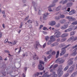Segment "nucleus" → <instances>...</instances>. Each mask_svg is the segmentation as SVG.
Returning <instances> with one entry per match:
<instances>
[{
    "mask_svg": "<svg viewBox=\"0 0 77 77\" xmlns=\"http://www.w3.org/2000/svg\"><path fill=\"white\" fill-rule=\"evenodd\" d=\"M27 22L29 23H32V21L31 20H29L27 21Z\"/></svg>",
    "mask_w": 77,
    "mask_h": 77,
    "instance_id": "37998d69",
    "label": "nucleus"
},
{
    "mask_svg": "<svg viewBox=\"0 0 77 77\" xmlns=\"http://www.w3.org/2000/svg\"><path fill=\"white\" fill-rule=\"evenodd\" d=\"M40 63H41L42 64H44V62L41 60L39 61V62Z\"/></svg>",
    "mask_w": 77,
    "mask_h": 77,
    "instance_id": "de8ad7c7",
    "label": "nucleus"
},
{
    "mask_svg": "<svg viewBox=\"0 0 77 77\" xmlns=\"http://www.w3.org/2000/svg\"><path fill=\"white\" fill-rule=\"evenodd\" d=\"M68 36V33H65L62 35L61 37L62 38H65V37H66Z\"/></svg>",
    "mask_w": 77,
    "mask_h": 77,
    "instance_id": "2eb2a0df",
    "label": "nucleus"
},
{
    "mask_svg": "<svg viewBox=\"0 0 77 77\" xmlns=\"http://www.w3.org/2000/svg\"><path fill=\"white\" fill-rule=\"evenodd\" d=\"M73 30V28H69V29H68V30H69V32H71V31H72V30Z\"/></svg>",
    "mask_w": 77,
    "mask_h": 77,
    "instance_id": "c9c22d12",
    "label": "nucleus"
},
{
    "mask_svg": "<svg viewBox=\"0 0 77 77\" xmlns=\"http://www.w3.org/2000/svg\"><path fill=\"white\" fill-rule=\"evenodd\" d=\"M76 20V19L75 18H73L72 17V20L71 21H74Z\"/></svg>",
    "mask_w": 77,
    "mask_h": 77,
    "instance_id": "ea45409f",
    "label": "nucleus"
},
{
    "mask_svg": "<svg viewBox=\"0 0 77 77\" xmlns=\"http://www.w3.org/2000/svg\"><path fill=\"white\" fill-rule=\"evenodd\" d=\"M74 26H75L73 24L70 26V28H72V29H73V28L74 27Z\"/></svg>",
    "mask_w": 77,
    "mask_h": 77,
    "instance_id": "49530a36",
    "label": "nucleus"
},
{
    "mask_svg": "<svg viewBox=\"0 0 77 77\" xmlns=\"http://www.w3.org/2000/svg\"><path fill=\"white\" fill-rule=\"evenodd\" d=\"M67 63H68V65H69L71 66V65L72 63H73V61H71L69 62H68L67 61Z\"/></svg>",
    "mask_w": 77,
    "mask_h": 77,
    "instance_id": "4be33fe9",
    "label": "nucleus"
},
{
    "mask_svg": "<svg viewBox=\"0 0 77 77\" xmlns=\"http://www.w3.org/2000/svg\"><path fill=\"white\" fill-rule=\"evenodd\" d=\"M70 11V8H68V9L67 10V11H68V12H69Z\"/></svg>",
    "mask_w": 77,
    "mask_h": 77,
    "instance_id": "0e129e2a",
    "label": "nucleus"
},
{
    "mask_svg": "<svg viewBox=\"0 0 77 77\" xmlns=\"http://www.w3.org/2000/svg\"><path fill=\"white\" fill-rule=\"evenodd\" d=\"M59 51H57V53L56 55V58H58V57H59Z\"/></svg>",
    "mask_w": 77,
    "mask_h": 77,
    "instance_id": "bb28decb",
    "label": "nucleus"
},
{
    "mask_svg": "<svg viewBox=\"0 0 77 77\" xmlns=\"http://www.w3.org/2000/svg\"><path fill=\"white\" fill-rule=\"evenodd\" d=\"M69 32V31L68 30V29H66L64 31V32Z\"/></svg>",
    "mask_w": 77,
    "mask_h": 77,
    "instance_id": "13d9d810",
    "label": "nucleus"
},
{
    "mask_svg": "<svg viewBox=\"0 0 77 77\" xmlns=\"http://www.w3.org/2000/svg\"><path fill=\"white\" fill-rule=\"evenodd\" d=\"M76 47H77V44L75 46H73L72 47V49H74V48H76Z\"/></svg>",
    "mask_w": 77,
    "mask_h": 77,
    "instance_id": "09e8293b",
    "label": "nucleus"
},
{
    "mask_svg": "<svg viewBox=\"0 0 77 77\" xmlns=\"http://www.w3.org/2000/svg\"><path fill=\"white\" fill-rule=\"evenodd\" d=\"M33 58L34 60H36V59H38L39 58L38 57L36 56L35 54V55L33 56Z\"/></svg>",
    "mask_w": 77,
    "mask_h": 77,
    "instance_id": "6ab92c4d",
    "label": "nucleus"
},
{
    "mask_svg": "<svg viewBox=\"0 0 77 77\" xmlns=\"http://www.w3.org/2000/svg\"><path fill=\"white\" fill-rule=\"evenodd\" d=\"M43 33L45 35H46V34H47V32H46L43 31Z\"/></svg>",
    "mask_w": 77,
    "mask_h": 77,
    "instance_id": "052dcab7",
    "label": "nucleus"
},
{
    "mask_svg": "<svg viewBox=\"0 0 77 77\" xmlns=\"http://www.w3.org/2000/svg\"><path fill=\"white\" fill-rule=\"evenodd\" d=\"M8 39H6L4 41V42L5 43H6V42H8Z\"/></svg>",
    "mask_w": 77,
    "mask_h": 77,
    "instance_id": "864d4df0",
    "label": "nucleus"
},
{
    "mask_svg": "<svg viewBox=\"0 0 77 77\" xmlns=\"http://www.w3.org/2000/svg\"><path fill=\"white\" fill-rule=\"evenodd\" d=\"M22 55L23 57H25V56H27V52H26L25 53H24L22 54Z\"/></svg>",
    "mask_w": 77,
    "mask_h": 77,
    "instance_id": "7c9ffc66",
    "label": "nucleus"
},
{
    "mask_svg": "<svg viewBox=\"0 0 77 77\" xmlns=\"http://www.w3.org/2000/svg\"><path fill=\"white\" fill-rule=\"evenodd\" d=\"M60 18H61L62 19H63V18H65V15H64V14H60Z\"/></svg>",
    "mask_w": 77,
    "mask_h": 77,
    "instance_id": "aec40b11",
    "label": "nucleus"
},
{
    "mask_svg": "<svg viewBox=\"0 0 77 77\" xmlns=\"http://www.w3.org/2000/svg\"><path fill=\"white\" fill-rule=\"evenodd\" d=\"M69 75V73H67L65 74L64 75V77H67Z\"/></svg>",
    "mask_w": 77,
    "mask_h": 77,
    "instance_id": "e433bc0d",
    "label": "nucleus"
},
{
    "mask_svg": "<svg viewBox=\"0 0 77 77\" xmlns=\"http://www.w3.org/2000/svg\"><path fill=\"white\" fill-rule=\"evenodd\" d=\"M66 40V38H64L63 39H62L61 40V42H64V41H65Z\"/></svg>",
    "mask_w": 77,
    "mask_h": 77,
    "instance_id": "c03bdc74",
    "label": "nucleus"
},
{
    "mask_svg": "<svg viewBox=\"0 0 77 77\" xmlns=\"http://www.w3.org/2000/svg\"><path fill=\"white\" fill-rule=\"evenodd\" d=\"M44 60L46 62H47V58L46 57H45Z\"/></svg>",
    "mask_w": 77,
    "mask_h": 77,
    "instance_id": "4d7b16f0",
    "label": "nucleus"
},
{
    "mask_svg": "<svg viewBox=\"0 0 77 77\" xmlns=\"http://www.w3.org/2000/svg\"><path fill=\"white\" fill-rule=\"evenodd\" d=\"M40 45V44H39V42L38 41H36L35 45H34V48L37 50L38 48V46Z\"/></svg>",
    "mask_w": 77,
    "mask_h": 77,
    "instance_id": "6e6552de",
    "label": "nucleus"
},
{
    "mask_svg": "<svg viewBox=\"0 0 77 77\" xmlns=\"http://www.w3.org/2000/svg\"><path fill=\"white\" fill-rule=\"evenodd\" d=\"M35 25L36 26H38V23L37 22H36V23H35Z\"/></svg>",
    "mask_w": 77,
    "mask_h": 77,
    "instance_id": "6e6d98bb",
    "label": "nucleus"
},
{
    "mask_svg": "<svg viewBox=\"0 0 77 77\" xmlns=\"http://www.w3.org/2000/svg\"><path fill=\"white\" fill-rule=\"evenodd\" d=\"M51 54L52 55H55L56 54V51H53L51 53Z\"/></svg>",
    "mask_w": 77,
    "mask_h": 77,
    "instance_id": "58836bf2",
    "label": "nucleus"
},
{
    "mask_svg": "<svg viewBox=\"0 0 77 77\" xmlns=\"http://www.w3.org/2000/svg\"><path fill=\"white\" fill-rule=\"evenodd\" d=\"M77 74V72H74L71 75L70 77H74Z\"/></svg>",
    "mask_w": 77,
    "mask_h": 77,
    "instance_id": "f3484780",
    "label": "nucleus"
},
{
    "mask_svg": "<svg viewBox=\"0 0 77 77\" xmlns=\"http://www.w3.org/2000/svg\"><path fill=\"white\" fill-rule=\"evenodd\" d=\"M59 45V43L58 42H56L52 43L51 45V47H55L56 46H57Z\"/></svg>",
    "mask_w": 77,
    "mask_h": 77,
    "instance_id": "1a4fd4ad",
    "label": "nucleus"
},
{
    "mask_svg": "<svg viewBox=\"0 0 77 77\" xmlns=\"http://www.w3.org/2000/svg\"><path fill=\"white\" fill-rule=\"evenodd\" d=\"M45 38L46 41H48V40H49V37L48 36H46Z\"/></svg>",
    "mask_w": 77,
    "mask_h": 77,
    "instance_id": "473e14b6",
    "label": "nucleus"
},
{
    "mask_svg": "<svg viewBox=\"0 0 77 77\" xmlns=\"http://www.w3.org/2000/svg\"><path fill=\"white\" fill-rule=\"evenodd\" d=\"M74 69V66H71L67 70V73H72L73 72V70Z\"/></svg>",
    "mask_w": 77,
    "mask_h": 77,
    "instance_id": "20e7f679",
    "label": "nucleus"
},
{
    "mask_svg": "<svg viewBox=\"0 0 77 77\" xmlns=\"http://www.w3.org/2000/svg\"><path fill=\"white\" fill-rule=\"evenodd\" d=\"M48 14L47 13H45L43 15V19L44 20H45L47 19V17L48 16Z\"/></svg>",
    "mask_w": 77,
    "mask_h": 77,
    "instance_id": "9b49d317",
    "label": "nucleus"
},
{
    "mask_svg": "<svg viewBox=\"0 0 77 77\" xmlns=\"http://www.w3.org/2000/svg\"><path fill=\"white\" fill-rule=\"evenodd\" d=\"M69 15H73V14H73L72 11H71L69 12Z\"/></svg>",
    "mask_w": 77,
    "mask_h": 77,
    "instance_id": "79ce46f5",
    "label": "nucleus"
},
{
    "mask_svg": "<svg viewBox=\"0 0 77 77\" xmlns=\"http://www.w3.org/2000/svg\"><path fill=\"white\" fill-rule=\"evenodd\" d=\"M42 77H46V74H44Z\"/></svg>",
    "mask_w": 77,
    "mask_h": 77,
    "instance_id": "774afa93",
    "label": "nucleus"
},
{
    "mask_svg": "<svg viewBox=\"0 0 77 77\" xmlns=\"http://www.w3.org/2000/svg\"><path fill=\"white\" fill-rule=\"evenodd\" d=\"M68 5H69V6H71L72 5V3H69L68 4Z\"/></svg>",
    "mask_w": 77,
    "mask_h": 77,
    "instance_id": "bf43d9fd",
    "label": "nucleus"
},
{
    "mask_svg": "<svg viewBox=\"0 0 77 77\" xmlns=\"http://www.w3.org/2000/svg\"><path fill=\"white\" fill-rule=\"evenodd\" d=\"M69 68V66H67L66 67H65V68L63 69L64 71H66Z\"/></svg>",
    "mask_w": 77,
    "mask_h": 77,
    "instance_id": "2f4dec72",
    "label": "nucleus"
},
{
    "mask_svg": "<svg viewBox=\"0 0 77 77\" xmlns=\"http://www.w3.org/2000/svg\"><path fill=\"white\" fill-rule=\"evenodd\" d=\"M54 6H55V4H52L50 5L48 7V11H49V12H52L53 11V10H52L51 8H52V7H53Z\"/></svg>",
    "mask_w": 77,
    "mask_h": 77,
    "instance_id": "0eeeda50",
    "label": "nucleus"
},
{
    "mask_svg": "<svg viewBox=\"0 0 77 77\" xmlns=\"http://www.w3.org/2000/svg\"><path fill=\"white\" fill-rule=\"evenodd\" d=\"M61 9V6H58L56 9V11L57 12V11H59Z\"/></svg>",
    "mask_w": 77,
    "mask_h": 77,
    "instance_id": "5701e85b",
    "label": "nucleus"
},
{
    "mask_svg": "<svg viewBox=\"0 0 77 77\" xmlns=\"http://www.w3.org/2000/svg\"><path fill=\"white\" fill-rule=\"evenodd\" d=\"M55 70H56L55 69H53V68L52 69H51L50 70V72H51L52 73V74L56 73V72H55Z\"/></svg>",
    "mask_w": 77,
    "mask_h": 77,
    "instance_id": "a211bd4d",
    "label": "nucleus"
},
{
    "mask_svg": "<svg viewBox=\"0 0 77 77\" xmlns=\"http://www.w3.org/2000/svg\"><path fill=\"white\" fill-rule=\"evenodd\" d=\"M68 27V25H66L65 24L63 26H61L60 28L62 30H65Z\"/></svg>",
    "mask_w": 77,
    "mask_h": 77,
    "instance_id": "ddd939ff",
    "label": "nucleus"
},
{
    "mask_svg": "<svg viewBox=\"0 0 77 77\" xmlns=\"http://www.w3.org/2000/svg\"><path fill=\"white\" fill-rule=\"evenodd\" d=\"M73 59H74V58H71L68 61V62H69L70 61H72Z\"/></svg>",
    "mask_w": 77,
    "mask_h": 77,
    "instance_id": "3c124183",
    "label": "nucleus"
},
{
    "mask_svg": "<svg viewBox=\"0 0 77 77\" xmlns=\"http://www.w3.org/2000/svg\"><path fill=\"white\" fill-rule=\"evenodd\" d=\"M16 44V43H15V41L12 42V44H14V45H15V44Z\"/></svg>",
    "mask_w": 77,
    "mask_h": 77,
    "instance_id": "69168bd1",
    "label": "nucleus"
},
{
    "mask_svg": "<svg viewBox=\"0 0 77 77\" xmlns=\"http://www.w3.org/2000/svg\"><path fill=\"white\" fill-rule=\"evenodd\" d=\"M69 46H70V44L68 45L65 47L61 48V51L60 53V56H62V55H63V54H65L66 51V48H68V47Z\"/></svg>",
    "mask_w": 77,
    "mask_h": 77,
    "instance_id": "f257e3e1",
    "label": "nucleus"
},
{
    "mask_svg": "<svg viewBox=\"0 0 77 77\" xmlns=\"http://www.w3.org/2000/svg\"><path fill=\"white\" fill-rule=\"evenodd\" d=\"M57 65L56 64L55 65H54L53 67V69H55L56 67H57Z\"/></svg>",
    "mask_w": 77,
    "mask_h": 77,
    "instance_id": "a18cd8bd",
    "label": "nucleus"
},
{
    "mask_svg": "<svg viewBox=\"0 0 77 77\" xmlns=\"http://www.w3.org/2000/svg\"><path fill=\"white\" fill-rule=\"evenodd\" d=\"M58 61L59 63L60 64L63 63V62H65V60L63 59H59L58 58L57 59V60H56L55 61L56 63H57V62Z\"/></svg>",
    "mask_w": 77,
    "mask_h": 77,
    "instance_id": "423d86ee",
    "label": "nucleus"
},
{
    "mask_svg": "<svg viewBox=\"0 0 77 77\" xmlns=\"http://www.w3.org/2000/svg\"><path fill=\"white\" fill-rule=\"evenodd\" d=\"M72 17L67 16L66 17V19L68 20L69 21H71V20H72Z\"/></svg>",
    "mask_w": 77,
    "mask_h": 77,
    "instance_id": "dca6fc26",
    "label": "nucleus"
},
{
    "mask_svg": "<svg viewBox=\"0 0 77 77\" xmlns=\"http://www.w3.org/2000/svg\"><path fill=\"white\" fill-rule=\"evenodd\" d=\"M56 23L55 21H52L49 23V25L51 26H53L56 25Z\"/></svg>",
    "mask_w": 77,
    "mask_h": 77,
    "instance_id": "9d476101",
    "label": "nucleus"
},
{
    "mask_svg": "<svg viewBox=\"0 0 77 77\" xmlns=\"http://www.w3.org/2000/svg\"><path fill=\"white\" fill-rule=\"evenodd\" d=\"M42 64H39L38 66V69H39L41 70V71H42L44 69V67H43L42 68Z\"/></svg>",
    "mask_w": 77,
    "mask_h": 77,
    "instance_id": "f8f14e48",
    "label": "nucleus"
},
{
    "mask_svg": "<svg viewBox=\"0 0 77 77\" xmlns=\"http://www.w3.org/2000/svg\"><path fill=\"white\" fill-rule=\"evenodd\" d=\"M76 40H77V36L73 37V41H76Z\"/></svg>",
    "mask_w": 77,
    "mask_h": 77,
    "instance_id": "f704fd0d",
    "label": "nucleus"
},
{
    "mask_svg": "<svg viewBox=\"0 0 77 77\" xmlns=\"http://www.w3.org/2000/svg\"><path fill=\"white\" fill-rule=\"evenodd\" d=\"M46 77H51V75H47V74H46Z\"/></svg>",
    "mask_w": 77,
    "mask_h": 77,
    "instance_id": "e2e57ef3",
    "label": "nucleus"
},
{
    "mask_svg": "<svg viewBox=\"0 0 77 77\" xmlns=\"http://www.w3.org/2000/svg\"><path fill=\"white\" fill-rule=\"evenodd\" d=\"M76 53L77 52H76V51H74V53H72L71 54L72 56H75V55H76V54H77Z\"/></svg>",
    "mask_w": 77,
    "mask_h": 77,
    "instance_id": "72a5a7b5",
    "label": "nucleus"
},
{
    "mask_svg": "<svg viewBox=\"0 0 77 77\" xmlns=\"http://www.w3.org/2000/svg\"><path fill=\"white\" fill-rule=\"evenodd\" d=\"M60 46L61 47H64L66 46V44L64 43H63L60 45Z\"/></svg>",
    "mask_w": 77,
    "mask_h": 77,
    "instance_id": "cd10ccee",
    "label": "nucleus"
},
{
    "mask_svg": "<svg viewBox=\"0 0 77 77\" xmlns=\"http://www.w3.org/2000/svg\"><path fill=\"white\" fill-rule=\"evenodd\" d=\"M55 20H59L60 19V17L59 16H55Z\"/></svg>",
    "mask_w": 77,
    "mask_h": 77,
    "instance_id": "c756f323",
    "label": "nucleus"
},
{
    "mask_svg": "<svg viewBox=\"0 0 77 77\" xmlns=\"http://www.w3.org/2000/svg\"><path fill=\"white\" fill-rule=\"evenodd\" d=\"M55 27H57V28H59L60 27V23H57L55 26Z\"/></svg>",
    "mask_w": 77,
    "mask_h": 77,
    "instance_id": "412c9836",
    "label": "nucleus"
},
{
    "mask_svg": "<svg viewBox=\"0 0 77 77\" xmlns=\"http://www.w3.org/2000/svg\"><path fill=\"white\" fill-rule=\"evenodd\" d=\"M54 35L51 36V39L49 40L48 42V45H50V44L52 43V41H54L55 40V38H54Z\"/></svg>",
    "mask_w": 77,
    "mask_h": 77,
    "instance_id": "f03ea898",
    "label": "nucleus"
},
{
    "mask_svg": "<svg viewBox=\"0 0 77 77\" xmlns=\"http://www.w3.org/2000/svg\"><path fill=\"white\" fill-rule=\"evenodd\" d=\"M71 11L72 12H73V14L75 13V10H72Z\"/></svg>",
    "mask_w": 77,
    "mask_h": 77,
    "instance_id": "8fccbe9b",
    "label": "nucleus"
},
{
    "mask_svg": "<svg viewBox=\"0 0 77 77\" xmlns=\"http://www.w3.org/2000/svg\"><path fill=\"white\" fill-rule=\"evenodd\" d=\"M55 36L54 37H56V38H58L60 37V35H61V33L60 31H57L54 34Z\"/></svg>",
    "mask_w": 77,
    "mask_h": 77,
    "instance_id": "7ed1b4c3",
    "label": "nucleus"
},
{
    "mask_svg": "<svg viewBox=\"0 0 77 77\" xmlns=\"http://www.w3.org/2000/svg\"><path fill=\"white\" fill-rule=\"evenodd\" d=\"M71 24V22L70 21H68L66 22L65 24L66 26H67V27H68V25H69Z\"/></svg>",
    "mask_w": 77,
    "mask_h": 77,
    "instance_id": "b1692460",
    "label": "nucleus"
},
{
    "mask_svg": "<svg viewBox=\"0 0 77 77\" xmlns=\"http://www.w3.org/2000/svg\"><path fill=\"white\" fill-rule=\"evenodd\" d=\"M47 27H44L43 28V30H46L47 29Z\"/></svg>",
    "mask_w": 77,
    "mask_h": 77,
    "instance_id": "338daca9",
    "label": "nucleus"
},
{
    "mask_svg": "<svg viewBox=\"0 0 77 77\" xmlns=\"http://www.w3.org/2000/svg\"><path fill=\"white\" fill-rule=\"evenodd\" d=\"M63 71L61 70L60 69H58L57 71V73L58 76L60 77L61 75H63Z\"/></svg>",
    "mask_w": 77,
    "mask_h": 77,
    "instance_id": "39448f33",
    "label": "nucleus"
},
{
    "mask_svg": "<svg viewBox=\"0 0 77 77\" xmlns=\"http://www.w3.org/2000/svg\"><path fill=\"white\" fill-rule=\"evenodd\" d=\"M52 51L51 50H50V51H48L46 53V54H51V52Z\"/></svg>",
    "mask_w": 77,
    "mask_h": 77,
    "instance_id": "c85d7f7f",
    "label": "nucleus"
},
{
    "mask_svg": "<svg viewBox=\"0 0 77 77\" xmlns=\"http://www.w3.org/2000/svg\"><path fill=\"white\" fill-rule=\"evenodd\" d=\"M73 38H74V37H72L70 38L67 40L68 42H70L71 41L73 40Z\"/></svg>",
    "mask_w": 77,
    "mask_h": 77,
    "instance_id": "393cba45",
    "label": "nucleus"
},
{
    "mask_svg": "<svg viewBox=\"0 0 77 77\" xmlns=\"http://www.w3.org/2000/svg\"><path fill=\"white\" fill-rule=\"evenodd\" d=\"M72 24H74V25H76L77 24V21H76L73 22L72 23Z\"/></svg>",
    "mask_w": 77,
    "mask_h": 77,
    "instance_id": "4c0bfd02",
    "label": "nucleus"
},
{
    "mask_svg": "<svg viewBox=\"0 0 77 77\" xmlns=\"http://www.w3.org/2000/svg\"><path fill=\"white\" fill-rule=\"evenodd\" d=\"M2 67L3 68L5 69V68H6V65H4L2 66Z\"/></svg>",
    "mask_w": 77,
    "mask_h": 77,
    "instance_id": "5fc2aeb1",
    "label": "nucleus"
},
{
    "mask_svg": "<svg viewBox=\"0 0 77 77\" xmlns=\"http://www.w3.org/2000/svg\"><path fill=\"white\" fill-rule=\"evenodd\" d=\"M68 0H65V1L63 2V1H62L60 2V3H63V4H65V3H66L67 2H68Z\"/></svg>",
    "mask_w": 77,
    "mask_h": 77,
    "instance_id": "a878e982",
    "label": "nucleus"
},
{
    "mask_svg": "<svg viewBox=\"0 0 77 77\" xmlns=\"http://www.w3.org/2000/svg\"><path fill=\"white\" fill-rule=\"evenodd\" d=\"M29 16H28L24 20L25 21H26V20H27L28 19H29Z\"/></svg>",
    "mask_w": 77,
    "mask_h": 77,
    "instance_id": "603ef678",
    "label": "nucleus"
},
{
    "mask_svg": "<svg viewBox=\"0 0 77 77\" xmlns=\"http://www.w3.org/2000/svg\"><path fill=\"white\" fill-rule=\"evenodd\" d=\"M45 46H46V43H45L43 45V48H45Z\"/></svg>",
    "mask_w": 77,
    "mask_h": 77,
    "instance_id": "680f3d73",
    "label": "nucleus"
},
{
    "mask_svg": "<svg viewBox=\"0 0 77 77\" xmlns=\"http://www.w3.org/2000/svg\"><path fill=\"white\" fill-rule=\"evenodd\" d=\"M66 20L65 19H61L60 20V24H64L65 23H66Z\"/></svg>",
    "mask_w": 77,
    "mask_h": 77,
    "instance_id": "4468645a",
    "label": "nucleus"
},
{
    "mask_svg": "<svg viewBox=\"0 0 77 77\" xmlns=\"http://www.w3.org/2000/svg\"><path fill=\"white\" fill-rule=\"evenodd\" d=\"M75 33V32H71L70 33V36H72V35H74Z\"/></svg>",
    "mask_w": 77,
    "mask_h": 77,
    "instance_id": "a19ab883",
    "label": "nucleus"
}]
</instances>
